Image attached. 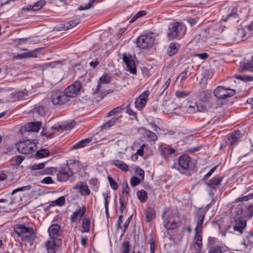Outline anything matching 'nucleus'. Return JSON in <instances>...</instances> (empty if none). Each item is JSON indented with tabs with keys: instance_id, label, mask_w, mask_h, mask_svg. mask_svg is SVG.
I'll return each instance as SVG.
<instances>
[{
	"instance_id": "obj_11",
	"label": "nucleus",
	"mask_w": 253,
	"mask_h": 253,
	"mask_svg": "<svg viewBox=\"0 0 253 253\" xmlns=\"http://www.w3.org/2000/svg\"><path fill=\"white\" fill-rule=\"evenodd\" d=\"M206 211L202 208L196 212V217L197 218V225L195 229V232H202L204 220L206 215Z\"/></svg>"
},
{
	"instance_id": "obj_19",
	"label": "nucleus",
	"mask_w": 253,
	"mask_h": 253,
	"mask_svg": "<svg viewBox=\"0 0 253 253\" xmlns=\"http://www.w3.org/2000/svg\"><path fill=\"white\" fill-rule=\"evenodd\" d=\"M211 97V91L208 89L202 90L199 92L197 95V99L203 102L209 101Z\"/></svg>"
},
{
	"instance_id": "obj_4",
	"label": "nucleus",
	"mask_w": 253,
	"mask_h": 253,
	"mask_svg": "<svg viewBox=\"0 0 253 253\" xmlns=\"http://www.w3.org/2000/svg\"><path fill=\"white\" fill-rule=\"evenodd\" d=\"M223 176L220 175H216L212 179H210L208 182L205 181V184L209 187V194L212 198L211 202L207 206V207L210 208V206L214 203L215 200L213 199L216 190L218 189L219 186L220 185L222 181Z\"/></svg>"
},
{
	"instance_id": "obj_63",
	"label": "nucleus",
	"mask_w": 253,
	"mask_h": 253,
	"mask_svg": "<svg viewBox=\"0 0 253 253\" xmlns=\"http://www.w3.org/2000/svg\"><path fill=\"white\" fill-rule=\"evenodd\" d=\"M123 194L125 193L127 195L129 194V188L128 187V184L126 182H124L123 184Z\"/></svg>"
},
{
	"instance_id": "obj_50",
	"label": "nucleus",
	"mask_w": 253,
	"mask_h": 253,
	"mask_svg": "<svg viewBox=\"0 0 253 253\" xmlns=\"http://www.w3.org/2000/svg\"><path fill=\"white\" fill-rule=\"evenodd\" d=\"M108 181L111 187L114 190H116L118 188L117 183L110 176H108Z\"/></svg>"
},
{
	"instance_id": "obj_10",
	"label": "nucleus",
	"mask_w": 253,
	"mask_h": 253,
	"mask_svg": "<svg viewBox=\"0 0 253 253\" xmlns=\"http://www.w3.org/2000/svg\"><path fill=\"white\" fill-rule=\"evenodd\" d=\"M74 175V172L69 169L66 166L61 167L57 174V179L61 182H66Z\"/></svg>"
},
{
	"instance_id": "obj_12",
	"label": "nucleus",
	"mask_w": 253,
	"mask_h": 253,
	"mask_svg": "<svg viewBox=\"0 0 253 253\" xmlns=\"http://www.w3.org/2000/svg\"><path fill=\"white\" fill-rule=\"evenodd\" d=\"M166 214V212L163 213V218L164 226L167 230H173L180 226L181 222L178 220L177 221L173 220L172 217H169L165 219V214Z\"/></svg>"
},
{
	"instance_id": "obj_6",
	"label": "nucleus",
	"mask_w": 253,
	"mask_h": 253,
	"mask_svg": "<svg viewBox=\"0 0 253 253\" xmlns=\"http://www.w3.org/2000/svg\"><path fill=\"white\" fill-rule=\"evenodd\" d=\"M213 93L219 99H225L234 96L236 94V91L222 86H218L214 89Z\"/></svg>"
},
{
	"instance_id": "obj_44",
	"label": "nucleus",
	"mask_w": 253,
	"mask_h": 253,
	"mask_svg": "<svg viewBox=\"0 0 253 253\" xmlns=\"http://www.w3.org/2000/svg\"><path fill=\"white\" fill-rule=\"evenodd\" d=\"M238 18V14L237 11H232L229 13L227 17L224 19V21H227L229 20L237 19Z\"/></svg>"
},
{
	"instance_id": "obj_57",
	"label": "nucleus",
	"mask_w": 253,
	"mask_h": 253,
	"mask_svg": "<svg viewBox=\"0 0 253 253\" xmlns=\"http://www.w3.org/2000/svg\"><path fill=\"white\" fill-rule=\"evenodd\" d=\"M150 94V91L149 90H145L143 91L138 97V98L146 101L147 102V99Z\"/></svg>"
},
{
	"instance_id": "obj_47",
	"label": "nucleus",
	"mask_w": 253,
	"mask_h": 253,
	"mask_svg": "<svg viewBox=\"0 0 253 253\" xmlns=\"http://www.w3.org/2000/svg\"><path fill=\"white\" fill-rule=\"evenodd\" d=\"M46 3V1L45 0H40L34 4V6L37 11L41 9Z\"/></svg>"
},
{
	"instance_id": "obj_43",
	"label": "nucleus",
	"mask_w": 253,
	"mask_h": 253,
	"mask_svg": "<svg viewBox=\"0 0 253 253\" xmlns=\"http://www.w3.org/2000/svg\"><path fill=\"white\" fill-rule=\"evenodd\" d=\"M37 50L38 49L33 50L27 53H24L22 54L19 55V56L21 58L36 57Z\"/></svg>"
},
{
	"instance_id": "obj_33",
	"label": "nucleus",
	"mask_w": 253,
	"mask_h": 253,
	"mask_svg": "<svg viewBox=\"0 0 253 253\" xmlns=\"http://www.w3.org/2000/svg\"><path fill=\"white\" fill-rule=\"evenodd\" d=\"M113 164L115 166H116L117 168L120 169L121 170L124 171H127V170H128V166L122 161L118 160H116L113 163Z\"/></svg>"
},
{
	"instance_id": "obj_9",
	"label": "nucleus",
	"mask_w": 253,
	"mask_h": 253,
	"mask_svg": "<svg viewBox=\"0 0 253 253\" xmlns=\"http://www.w3.org/2000/svg\"><path fill=\"white\" fill-rule=\"evenodd\" d=\"M123 59L124 63L126 64V70L133 75H136V65L132 56L129 54L124 53Z\"/></svg>"
},
{
	"instance_id": "obj_24",
	"label": "nucleus",
	"mask_w": 253,
	"mask_h": 253,
	"mask_svg": "<svg viewBox=\"0 0 253 253\" xmlns=\"http://www.w3.org/2000/svg\"><path fill=\"white\" fill-rule=\"evenodd\" d=\"M146 215L145 221L147 222H149L153 220L156 217V213L154 208L152 207H148L144 211Z\"/></svg>"
},
{
	"instance_id": "obj_23",
	"label": "nucleus",
	"mask_w": 253,
	"mask_h": 253,
	"mask_svg": "<svg viewBox=\"0 0 253 253\" xmlns=\"http://www.w3.org/2000/svg\"><path fill=\"white\" fill-rule=\"evenodd\" d=\"M92 140V139L91 138H87L84 139H83L79 142L76 143L74 145H73L71 148V150H76L80 148H83L86 146H87L89 143H90Z\"/></svg>"
},
{
	"instance_id": "obj_34",
	"label": "nucleus",
	"mask_w": 253,
	"mask_h": 253,
	"mask_svg": "<svg viewBox=\"0 0 253 253\" xmlns=\"http://www.w3.org/2000/svg\"><path fill=\"white\" fill-rule=\"evenodd\" d=\"M125 109V108L123 105L118 106L109 112L107 114V117H109L116 114H121L122 111Z\"/></svg>"
},
{
	"instance_id": "obj_58",
	"label": "nucleus",
	"mask_w": 253,
	"mask_h": 253,
	"mask_svg": "<svg viewBox=\"0 0 253 253\" xmlns=\"http://www.w3.org/2000/svg\"><path fill=\"white\" fill-rule=\"evenodd\" d=\"M253 236V231L252 230V231H250L248 235L246 236V240H247V247L249 246H252L253 243V242L252 241V240L250 239V238L251 237H252Z\"/></svg>"
},
{
	"instance_id": "obj_17",
	"label": "nucleus",
	"mask_w": 253,
	"mask_h": 253,
	"mask_svg": "<svg viewBox=\"0 0 253 253\" xmlns=\"http://www.w3.org/2000/svg\"><path fill=\"white\" fill-rule=\"evenodd\" d=\"M60 226L58 224H52L51 225L48 229L49 235L50 237L49 240H54L55 241V239L57 238L59 235L60 233Z\"/></svg>"
},
{
	"instance_id": "obj_15",
	"label": "nucleus",
	"mask_w": 253,
	"mask_h": 253,
	"mask_svg": "<svg viewBox=\"0 0 253 253\" xmlns=\"http://www.w3.org/2000/svg\"><path fill=\"white\" fill-rule=\"evenodd\" d=\"M247 221L243 218H238L235 220L233 224L234 231L237 235H241L243 233L244 229L246 227Z\"/></svg>"
},
{
	"instance_id": "obj_41",
	"label": "nucleus",
	"mask_w": 253,
	"mask_h": 253,
	"mask_svg": "<svg viewBox=\"0 0 253 253\" xmlns=\"http://www.w3.org/2000/svg\"><path fill=\"white\" fill-rule=\"evenodd\" d=\"M112 80V77L109 76L106 73H104L103 75L100 78L99 82L103 84H108Z\"/></svg>"
},
{
	"instance_id": "obj_3",
	"label": "nucleus",
	"mask_w": 253,
	"mask_h": 253,
	"mask_svg": "<svg viewBox=\"0 0 253 253\" xmlns=\"http://www.w3.org/2000/svg\"><path fill=\"white\" fill-rule=\"evenodd\" d=\"M36 141L35 139H23L16 143L17 150L19 153L24 154L32 153L37 149Z\"/></svg>"
},
{
	"instance_id": "obj_7",
	"label": "nucleus",
	"mask_w": 253,
	"mask_h": 253,
	"mask_svg": "<svg viewBox=\"0 0 253 253\" xmlns=\"http://www.w3.org/2000/svg\"><path fill=\"white\" fill-rule=\"evenodd\" d=\"M154 42V38L148 35H141L136 40L137 46L143 49L152 47Z\"/></svg>"
},
{
	"instance_id": "obj_62",
	"label": "nucleus",
	"mask_w": 253,
	"mask_h": 253,
	"mask_svg": "<svg viewBox=\"0 0 253 253\" xmlns=\"http://www.w3.org/2000/svg\"><path fill=\"white\" fill-rule=\"evenodd\" d=\"M45 163H42L39 164L34 165L32 167L33 170L42 169L44 168Z\"/></svg>"
},
{
	"instance_id": "obj_48",
	"label": "nucleus",
	"mask_w": 253,
	"mask_h": 253,
	"mask_svg": "<svg viewBox=\"0 0 253 253\" xmlns=\"http://www.w3.org/2000/svg\"><path fill=\"white\" fill-rule=\"evenodd\" d=\"M31 188H32V186L31 185H27V186H22L21 187L18 188L14 190L11 192V195H14V194H15L17 192L28 191V190H30Z\"/></svg>"
},
{
	"instance_id": "obj_29",
	"label": "nucleus",
	"mask_w": 253,
	"mask_h": 253,
	"mask_svg": "<svg viewBox=\"0 0 253 253\" xmlns=\"http://www.w3.org/2000/svg\"><path fill=\"white\" fill-rule=\"evenodd\" d=\"M179 44L176 42H171L170 43L168 53L169 56H172L176 54L179 50Z\"/></svg>"
},
{
	"instance_id": "obj_39",
	"label": "nucleus",
	"mask_w": 253,
	"mask_h": 253,
	"mask_svg": "<svg viewBox=\"0 0 253 253\" xmlns=\"http://www.w3.org/2000/svg\"><path fill=\"white\" fill-rule=\"evenodd\" d=\"M208 253H223L221 247L215 245L209 248Z\"/></svg>"
},
{
	"instance_id": "obj_16",
	"label": "nucleus",
	"mask_w": 253,
	"mask_h": 253,
	"mask_svg": "<svg viewBox=\"0 0 253 253\" xmlns=\"http://www.w3.org/2000/svg\"><path fill=\"white\" fill-rule=\"evenodd\" d=\"M73 188L78 190L82 196H89L90 194V191L88 188L87 183L84 181L76 184Z\"/></svg>"
},
{
	"instance_id": "obj_49",
	"label": "nucleus",
	"mask_w": 253,
	"mask_h": 253,
	"mask_svg": "<svg viewBox=\"0 0 253 253\" xmlns=\"http://www.w3.org/2000/svg\"><path fill=\"white\" fill-rule=\"evenodd\" d=\"M218 166H216L212 168L211 170L206 174H205L202 180L204 181H206L208 179L211 175V174L214 172L217 169Z\"/></svg>"
},
{
	"instance_id": "obj_53",
	"label": "nucleus",
	"mask_w": 253,
	"mask_h": 253,
	"mask_svg": "<svg viewBox=\"0 0 253 253\" xmlns=\"http://www.w3.org/2000/svg\"><path fill=\"white\" fill-rule=\"evenodd\" d=\"M146 14V12L143 10H141L137 12L132 18V19L129 21L130 23H132L135 21L139 17L143 16Z\"/></svg>"
},
{
	"instance_id": "obj_18",
	"label": "nucleus",
	"mask_w": 253,
	"mask_h": 253,
	"mask_svg": "<svg viewBox=\"0 0 253 253\" xmlns=\"http://www.w3.org/2000/svg\"><path fill=\"white\" fill-rule=\"evenodd\" d=\"M41 125L42 123L39 121L36 122L28 123L25 125L24 127L22 128V130L24 129L25 131L27 132H38L40 129Z\"/></svg>"
},
{
	"instance_id": "obj_13",
	"label": "nucleus",
	"mask_w": 253,
	"mask_h": 253,
	"mask_svg": "<svg viewBox=\"0 0 253 253\" xmlns=\"http://www.w3.org/2000/svg\"><path fill=\"white\" fill-rule=\"evenodd\" d=\"M159 151L161 156L165 160L171 157L176 153V150L169 146L161 145L159 147Z\"/></svg>"
},
{
	"instance_id": "obj_37",
	"label": "nucleus",
	"mask_w": 253,
	"mask_h": 253,
	"mask_svg": "<svg viewBox=\"0 0 253 253\" xmlns=\"http://www.w3.org/2000/svg\"><path fill=\"white\" fill-rule=\"evenodd\" d=\"M146 103L147 101H143V100L137 98L135 101V106L139 110H141L145 106Z\"/></svg>"
},
{
	"instance_id": "obj_14",
	"label": "nucleus",
	"mask_w": 253,
	"mask_h": 253,
	"mask_svg": "<svg viewBox=\"0 0 253 253\" xmlns=\"http://www.w3.org/2000/svg\"><path fill=\"white\" fill-rule=\"evenodd\" d=\"M70 100L63 93H56L52 95V102L54 105H62Z\"/></svg>"
},
{
	"instance_id": "obj_21",
	"label": "nucleus",
	"mask_w": 253,
	"mask_h": 253,
	"mask_svg": "<svg viewBox=\"0 0 253 253\" xmlns=\"http://www.w3.org/2000/svg\"><path fill=\"white\" fill-rule=\"evenodd\" d=\"M44 246L46 250V253H56V249L58 247L55 241L54 240H49L46 241L45 243Z\"/></svg>"
},
{
	"instance_id": "obj_55",
	"label": "nucleus",
	"mask_w": 253,
	"mask_h": 253,
	"mask_svg": "<svg viewBox=\"0 0 253 253\" xmlns=\"http://www.w3.org/2000/svg\"><path fill=\"white\" fill-rule=\"evenodd\" d=\"M189 92L186 91H176L175 92V95L178 98H185L188 96Z\"/></svg>"
},
{
	"instance_id": "obj_45",
	"label": "nucleus",
	"mask_w": 253,
	"mask_h": 253,
	"mask_svg": "<svg viewBox=\"0 0 253 253\" xmlns=\"http://www.w3.org/2000/svg\"><path fill=\"white\" fill-rule=\"evenodd\" d=\"M123 253H129L130 252V243L128 241L124 242L122 244Z\"/></svg>"
},
{
	"instance_id": "obj_5",
	"label": "nucleus",
	"mask_w": 253,
	"mask_h": 253,
	"mask_svg": "<svg viewBox=\"0 0 253 253\" xmlns=\"http://www.w3.org/2000/svg\"><path fill=\"white\" fill-rule=\"evenodd\" d=\"M191 161V158L188 155H182L178 159L177 170L180 172L186 174L187 175H190Z\"/></svg>"
},
{
	"instance_id": "obj_51",
	"label": "nucleus",
	"mask_w": 253,
	"mask_h": 253,
	"mask_svg": "<svg viewBox=\"0 0 253 253\" xmlns=\"http://www.w3.org/2000/svg\"><path fill=\"white\" fill-rule=\"evenodd\" d=\"M57 171V169L54 167L46 168L43 170V174H51L53 173H55Z\"/></svg>"
},
{
	"instance_id": "obj_36",
	"label": "nucleus",
	"mask_w": 253,
	"mask_h": 253,
	"mask_svg": "<svg viewBox=\"0 0 253 253\" xmlns=\"http://www.w3.org/2000/svg\"><path fill=\"white\" fill-rule=\"evenodd\" d=\"M90 220L88 219L84 218L82 220V227L84 230L82 231V233L88 232L90 228Z\"/></svg>"
},
{
	"instance_id": "obj_42",
	"label": "nucleus",
	"mask_w": 253,
	"mask_h": 253,
	"mask_svg": "<svg viewBox=\"0 0 253 253\" xmlns=\"http://www.w3.org/2000/svg\"><path fill=\"white\" fill-rule=\"evenodd\" d=\"M188 74L189 76L191 75L190 72L188 71V67L185 68L184 71L181 72L177 77V80H178L179 78H181L180 82H182L184 80H185L187 77V74Z\"/></svg>"
},
{
	"instance_id": "obj_46",
	"label": "nucleus",
	"mask_w": 253,
	"mask_h": 253,
	"mask_svg": "<svg viewBox=\"0 0 253 253\" xmlns=\"http://www.w3.org/2000/svg\"><path fill=\"white\" fill-rule=\"evenodd\" d=\"M170 82H171L170 78H169L166 81L165 84L161 88V90H162V92L161 93V94H162L164 93H165L166 95L167 94L168 91H166V90L169 86V85L170 84Z\"/></svg>"
},
{
	"instance_id": "obj_30",
	"label": "nucleus",
	"mask_w": 253,
	"mask_h": 253,
	"mask_svg": "<svg viewBox=\"0 0 253 253\" xmlns=\"http://www.w3.org/2000/svg\"><path fill=\"white\" fill-rule=\"evenodd\" d=\"M144 130V135L147 138L149 139L151 141H156L157 140L158 136L154 132L147 129H145Z\"/></svg>"
},
{
	"instance_id": "obj_61",
	"label": "nucleus",
	"mask_w": 253,
	"mask_h": 253,
	"mask_svg": "<svg viewBox=\"0 0 253 253\" xmlns=\"http://www.w3.org/2000/svg\"><path fill=\"white\" fill-rule=\"evenodd\" d=\"M43 184H50L54 183V181L52 178L50 176H47L44 177L41 181Z\"/></svg>"
},
{
	"instance_id": "obj_52",
	"label": "nucleus",
	"mask_w": 253,
	"mask_h": 253,
	"mask_svg": "<svg viewBox=\"0 0 253 253\" xmlns=\"http://www.w3.org/2000/svg\"><path fill=\"white\" fill-rule=\"evenodd\" d=\"M196 234L194 239L195 244L202 243V237L201 235L202 232H195Z\"/></svg>"
},
{
	"instance_id": "obj_31",
	"label": "nucleus",
	"mask_w": 253,
	"mask_h": 253,
	"mask_svg": "<svg viewBox=\"0 0 253 253\" xmlns=\"http://www.w3.org/2000/svg\"><path fill=\"white\" fill-rule=\"evenodd\" d=\"M138 199L141 203H145L148 199V194L147 192L144 190L138 191L136 193Z\"/></svg>"
},
{
	"instance_id": "obj_38",
	"label": "nucleus",
	"mask_w": 253,
	"mask_h": 253,
	"mask_svg": "<svg viewBox=\"0 0 253 253\" xmlns=\"http://www.w3.org/2000/svg\"><path fill=\"white\" fill-rule=\"evenodd\" d=\"M50 155V153L48 150L41 149L38 151L36 153V156L38 158H42Z\"/></svg>"
},
{
	"instance_id": "obj_54",
	"label": "nucleus",
	"mask_w": 253,
	"mask_h": 253,
	"mask_svg": "<svg viewBox=\"0 0 253 253\" xmlns=\"http://www.w3.org/2000/svg\"><path fill=\"white\" fill-rule=\"evenodd\" d=\"M140 179L135 176H132L130 179V184L132 186H135L140 183Z\"/></svg>"
},
{
	"instance_id": "obj_22",
	"label": "nucleus",
	"mask_w": 253,
	"mask_h": 253,
	"mask_svg": "<svg viewBox=\"0 0 253 253\" xmlns=\"http://www.w3.org/2000/svg\"><path fill=\"white\" fill-rule=\"evenodd\" d=\"M121 117L122 116H115L113 117L110 120L103 124L101 126L102 128L106 129L107 128L114 126L118 124H120L121 122Z\"/></svg>"
},
{
	"instance_id": "obj_60",
	"label": "nucleus",
	"mask_w": 253,
	"mask_h": 253,
	"mask_svg": "<svg viewBox=\"0 0 253 253\" xmlns=\"http://www.w3.org/2000/svg\"><path fill=\"white\" fill-rule=\"evenodd\" d=\"M97 1H98V0H90L87 6H86L85 7L80 6V7L79 8V9H80V10L87 9L92 7L93 6L94 3Z\"/></svg>"
},
{
	"instance_id": "obj_1",
	"label": "nucleus",
	"mask_w": 253,
	"mask_h": 253,
	"mask_svg": "<svg viewBox=\"0 0 253 253\" xmlns=\"http://www.w3.org/2000/svg\"><path fill=\"white\" fill-rule=\"evenodd\" d=\"M14 229L15 232L21 238L22 241L32 242L37 237L34 229L31 227L26 226L25 224H16Z\"/></svg>"
},
{
	"instance_id": "obj_64",
	"label": "nucleus",
	"mask_w": 253,
	"mask_h": 253,
	"mask_svg": "<svg viewBox=\"0 0 253 253\" xmlns=\"http://www.w3.org/2000/svg\"><path fill=\"white\" fill-rule=\"evenodd\" d=\"M132 215L130 216L126 221V222L124 224V229H123V233H122L121 236H123L124 235V234L125 233L126 230L128 228V226L130 222V220L132 218Z\"/></svg>"
},
{
	"instance_id": "obj_25",
	"label": "nucleus",
	"mask_w": 253,
	"mask_h": 253,
	"mask_svg": "<svg viewBox=\"0 0 253 253\" xmlns=\"http://www.w3.org/2000/svg\"><path fill=\"white\" fill-rule=\"evenodd\" d=\"M85 211L86 209L84 206L83 207L82 210L80 207L79 209H77V211H76L71 215L70 218L71 222H75L77 220L79 216H80L81 217L83 216L85 213Z\"/></svg>"
},
{
	"instance_id": "obj_27",
	"label": "nucleus",
	"mask_w": 253,
	"mask_h": 253,
	"mask_svg": "<svg viewBox=\"0 0 253 253\" xmlns=\"http://www.w3.org/2000/svg\"><path fill=\"white\" fill-rule=\"evenodd\" d=\"M80 162L77 160L72 161L70 163H67L66 167L69 168V169L74 172V173L77 171H78L80 168Z\"/></svg>"
},
{
	"instance_id": "obj_26",
	"label": "nucleus",
	"mask_w": 253,
	"mask_h": 253,
	"mask_svg": "<svg viewBox=\"0 0 253 253\" xmlns=\"http://www.w3.org/2000/svg\"><path fill=\"white\" fill-rule=\"evenodd\" d=\"M80 23L79 19H76L69 21L64 24L61 25V28L63 30H67L72 29L77 26Z\"/></svg>"
},
{
	"instance_id": "obj_40",
	"label": "nucleus",
	"mask_w": 253,
	"mask_h": 253,
	"mask_svg": "<svg viewBox=\"0 0 253 253\" xmlns=\"http://www.w3.org/2000/svg\"><path fill=\"white\" fill-rule=\"evenodd\" d=\"M130 103H129L126 107V113L131 116V119H135L137 120L136 112H135L130 108Z\"/></svg>"
},
{
	"instance_id": "obj_59",
	"label": "nucleus",
	"mask_w": 253,
	"mask_h": 253,
	"mask_svg": "<svg viewBox=\"0 0 253 253\" xmlns=\"http://www.w3.org/2000/svg\"><path fill=\"white\" fill-rule=\"evenodd\" d=\"M150 253H155V244L154 240L151 237L149 240Z\"/></svg>"
},
{
	"instance_id": "obj_28",
	"label": "nucleus",
	"mask_w": 253,
	"mask_h": 253,
	"mask_svg": "<svg viewBox=\"0 0 253 253\" xmlns=\"http://www.w3.org/2000/svg\"><path fill=\"white\" fill-rule=\"evenodd\" d=\"M239 131H237L232 133L230 135L228 136V140L230 142V144L231 146H234L236 145L239 138Z\"/></svg>"
},
{
	"instance_id": "obj_2",
	"label": "nucleus",
	"mask_w": 253,
	"mask_h": 253,
	"mask_svg": "<svg viewBox=\"0 0 253 253\" xmlns=\"http://www.w3.org/2000/svg\"><path fill=\"white\" fill-rule=\"evenodd\" d=\"M186 27L181 23L172 22L169 24L167 32V38L169 41L174 39H181L185 34Z\"/></svg>"
},
{
	"instance_id": "obj_20",
	"label": "nucleus",
	"mask_w": 253,
	"mask_h": 253,
	"mask_svg": "<svg viewBox=\"0 0 253 253\" xmlns=\"http://www.w3.org/2000/svg\"><path fill=\"white\" fill-rule=\"evenodd\" d=\"M47 112L46 108L42 105H35L34 108L31 110L33 115L42 116L44 115Z\"/></svg>"
},
{
	"instance_id": "obj_32",
	"label": "nucleus",
	"mask_w": 253,
	"mask_h": 253,
	"mask_svg": "<svg viewBox=\"0 0 253 253\" xmlns=\"http://www.w3.org/2000/svg\"><path fill=\"white\" fill-rule=\"evenodd\" d=\"M75 124L74 122L70 123L69 124H67L61 126H54L51 127L52 129H57L59 130L60 129H65V130H69L72 129L73 126H75Z\"/></svg>"
},
{
	"instance_id": "obj_35",
	"label": "nucleus",
	"mask_w": 253,
	"mask_h": 253,
	"mask_svg": "<svg viewBox=\"0 0 253 253\" xmlns=\"http://www.w3.org/2000/svg\"><path fill=\"white\" fill-rule=\"evenodd\" d=\"M65 197L61 196L57 199L55 201H53L51 202V204L50 205H56L58 206H63L65 204Z\"/></svg>"
},
{
	"instance_id": "obj_8",
	"label": "nucleus",
	"mask_w": 253,
	"mask_h": 253,
	"mask_svg": "<svg viewBox=\"0 0 253 253\" xmlns=\"http://www.w3.org/2000/svg\"><path fill=\"white\" fill-rule=\"evenodd\" d=\"M82 87V83L79 81H76L64 90V93L69 99L70 97H74L80 93Z\"/></svg>"
},
{
	"instance_id": "obj_56",
	"label": "nucleus",
	"mask_w": 253,
	"mask_h": 253,
	"mask_svg": "<svg viewBox=\"0 0 253 253\" xmlns=\"http://www.w3.org/2000/svg\"><path fill=\"white\" fill-rule=\"evenodd\" d=\"M110 192L108 191L107 193H103V196L104 198V206L105 207H108L109 201L110 200V196L109 195Z\"/></svg>"
}]
</instances>
